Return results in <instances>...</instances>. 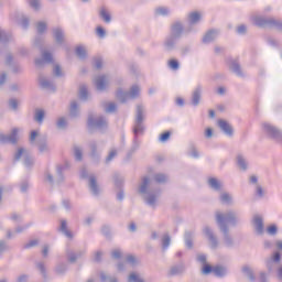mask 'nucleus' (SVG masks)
I'll list each match as a JSON object with an SVG mask.
<instances>
[{
    "label": "nucleus",
    "mask_w": 282,
    "mask_h": 282,
    "mask_svg": "<svg viewBox=\"0 0 282 282\" xmlns=\"http://www.w3.org/2000/svg\"><path fill=\"white\" fill-rule=\"evenodd\" d=\"M182 34H184V24L182 22L176 21L171 25L170 34L165 37L163 47L165 52H173L177 42L182 39Z\"/></svg>",
    "instance_id": "obj_1"
},
{
    "label": "nucleus",
    "mask_w": 282,
    "mask_h": 282,
    "mask_svg": "<svg viewBox=\"0 0 282 282\" xmlns=\"http://www.w3.org/2000/svg\"><path fill=\"white\" fill-rule=\"evenodd\" d=\"M150 180L148 176H144L143 180H142V183L139 187V193L141 195H148L144 197V202L148 206H151V208H155V204L158 202V195L160 194V191L156 189V191H150L148 192V188H149V184H150Z\"/></svg>",
    "instance_id": "obj_2"
},
{
    "label": "nucleus",
    "mask_w": 282,
    "mask_h": 282,
    "mask_svg": "<svg viewBox=\"0 0 282 282\" xmlns=\"http://www.w3.org/2000/svg\"><path fill=\"white\" fill-rule=\"evenodd\" d=\"M218 228L223 234V243L225 248H235V238L230 235V228L228 227V224L224 223L221 216H218Z\"/></svg>",
    "instance_id": "obj_3"
},
{
    "label": "nucleus",
    "mask_w": 282,
    "mask_h": 282,
    "mask_svg": "<svg viewBox=\"0 0 282 282\" xmlns=\"http://www.w3.org/2000/svg\"><path fill=\"white\" fill-rule=\"evenodd\" d=\"M262 132L267 138H270V140H274L279 144H282V130L276 128V126L270 123V122H262Z\"/></svg>",
    "instance_id": "obj_4"
},
{
    "label": "nucleus",
    "mask_w": 282,
    "mask_h": 282,
    "mask_svg": "<svg viewBox=\"0 0 282 282\" xmlns=\"http://www.w3.org/2000/svg\"><path fill=\"white\" fill-rule=\"evenodd\" d=\"M254 25L258 28H271L282 32V21L276 20L274 18H263V17H256L254 18Z\"/></svg>",
    "instance_id": "obj_5"
},
{
    "label": "nucleus",
    "mask_w": 282,
    "mask_h": 282,
    "mask_svg": "<svg viewBox=\"0 0 282 282\" xmlns=\"http://www.w3.org/2000/svg\"><path fill=\"white\" fill-rule=\"evenodd\" d=\"M87 127L90 133H93L96 130L105 131V129H107L108 127L107 118H105L104 116L94 118V116L90 115L88 116Z\"/></svg>",
    "instance_id": "obj_6"
},
{
    "label": "nucleus",
    "mask_w": 282,
    "mask_h": 282,
    "mask_svg": "<svg viewBox=\"0 0 282 282\" xmlns=\"http://www.w3.org/2000/svg\"><path fill=\"white\" fill-rule=\"evenodd\" d=\"M219 216L223 219L224 224H229V226H239L241 224V218L239 214L235 210H228L226 214L216 213V224L219 226Z\"/></svg>",
    "instance_id": "obj_7"
},
{
    "label": "nucleus",
    "mask_w": 282,
    "mask_h": 282,
    "mask_svg": "<svg viewBox=\"0 0 282 282\" xmlns=\"http://www.w3.org/2000/svg\"><path fill=\"white\" fill-rule=\"evenodd\" d=\"M144 106L138 105L134 120L133 133L134 138H138L139 133H144Z\"/></svg>",
    "instance_id": "obj_8"
},
{
    "label": "nucleus",
    "mask_w": 282,
    "mask_h": 282,
    "mask_svg": "<svg viewBox=\"0 0 282 282\" xmlns=\"http://www.w3.org/2000/svg\"><path fill=\"white\" fill-rule=\"evenodd\" d=\"M21 158H23V165L25 166V169H28L29 171L32 170V167L34 166V158L30 155V153H28V151H25V149L23 148L18 149L13 160L14 162H19Z\"/></svg>",
    "instance_id": "obj_9"
},
{
    "label": "nucleus",
    "mask_w": 282,
    "mask_h": 282,
    "mask_svg": "<svg viewBox=\"0 0 282 282\" xmlns=\"http://www.w3.org/2000/svg\"><path fill=\"white\" fill-rule=\"evenodd\" d=\"M64 170L65 167L63 165H57L55 181L54 176L50 172H46V180L50 182L51 186H54V182L55 184H63V182H65V176L63 175Z\"/></svg>",
    "instance_id": "obj_10"
},
{
    "label": "nucleus",
    "mask_w": 282,
    "mask_h": 282,
    "mask_svg": "<svg viewBox=\"0 0 282 282\" xmlns=\"http://www.w3.org/2000/svg\"><path fill=\"white\" fill-rule=\"evenodd\" d=\"M203 234L207 237L209 241V248H212V250H217V248H219V239H217V236L215 235L213 229L209 226H205L203 228Z\"/></svg>",
    "instance_id": "obj_11"
},
{
    "label": "nucleus",
    "mask_w": 282,
    "mask_h": 282,
    "mask_svg": "<svg viewBox=\"0 0 282 282\" xmlns=\"http://www.w3.org/2000/svg\"><path fill=\"white\" fill-rule=\"evenodd\" d=\"M268 272L274 270V263H281V252L274 251L273 254L264 260Z\"/></svg>",
    "instance_id": "obj_12"
},
{
    "label": "nucleus",
    "mask_w": 282,
    "mask_h": 282,
    "mask_svg": "<svg viewBox=\"0 0 282 282\" xmlns=\"http://www.w3.org/2000/svg\"><path fill=\"white\" fill-rule=\"evenodd\" d=\"M19 134V129H12L10 134H0L1 144H17V135Z\"/></svg>",
    "instance_id": "obj_13"
},
{
    "label": "nucleus",
    "mask_w": 282,
    "mask_h": 282,
    "mask_svg": "<svg viewBox=\"0 0 282 282\" xmlns=\"http://www.w3.org/2000/svg\"><path fill=\"white\" fill-rule=\"evenodd\" d=\"M218 127L227 138H232V135H235V129L228 123V121L219 119Z\"/></svg>",
    "instance_id": "obj_14"
},
{
    "label": "nucleus",
    "mask_w": 282,
    "mask_h": 282,
    "mask_svg": "<svg viewBox=\"0 0 282 282\" xmlns=\"http://www.w3.org/2000/svg\"><path fill=\"white\" fill-rule=\"evenodd\" d=\"M88 188L95 197H98L100 195V186H98V181L96 180V175L94 174L89 175Z\"/></svg>",
    "instance_id": "obj_15"
},
{
    "label": "nucleus",
    "mask_w": 282,
    "mask_h": 282,
    "mask_svg": "<svg viewBox=\"0 0 282 282\" xmlns=\"http://www.w3.org/2000/svg\"><path fill=\"white\" fill-rule=\"evenodd\" d=\"M45 63H48V64L54 63V57L52 56V53L47 51L42 52V58L35 59L36 67H43Z\"/></svg>",
    "instance_id": "obj_16"
},
{
    "label": "nucleus",
    "mask_w": 282,
    "mask_h": 282,
    "mask_svg": "<svg viewBox=\"0 0 282 282\" xmlns=\"http://www.w3.org/2000/svg\"><path fill=\"white\" fill-rule=\"evenodd\" d=\"M253 228L256 230V235H263V232H265V227L263 226V218L261 216H254L253 220Z\"/></svg>",
    "instance_id": "obj_17"
},
{
    "label": "nucleus",
    "mask_w": 282,
    "mask_h": 282,
    "mask_svg": "<svg viewBox=\"0 0 282 282\" xmlns=\"http://www.w3.org/2000/svg\"><path fill=\"white\" fill-rule=\"evenodd\" d=\"M229 69L232 74H236L238 78H245L243 70L241 69V64L237 59H231L229 63Z\"/></svg>",
    "instance_id": "obj_18"
},
{
    "label": "nucleus",
    "mask_w": 282,
    "mask_h": 282,
    "mask_svg": "<svg viewBox=\"0 0 282 282\" xmlns=\"http://www.w3.org/2000/svg\"><path fill=\"white\" fill-rule=\"evenodd\" d=\"M39 85L41 89H47L48 91H56V86H54V82L46 79L45 76L40 75Z\"/></svg>",
    "instance_id": "obj_19"
},
{
    "label": "nucleus",
    "mask_w": 282,
    "mask_h": 282,
    "mask_svg": "<svg viewBox=\"0 0 282 282\" xmlns=\"http://www.w3.org/2000/svg\"><path fill=\"white\" fill-rule=\"evenodd\" d=\"M217 36H219V31L216 29H212V30L207 31L205 33V35L203 36V43L205 45H208V43H213V41H215L217 39Z\"/></svg>",
    "instance_id": "obj_20"
},
{
    "label": "nucleus",
    "mask_w": 282,
    "mask_h": 282,
    "mask_svg": "<svg viewBox=\"0 0 282 282\" xmlns=\"http://www.w3.org/2000/svg\"><path fill=\"white\" fill-rule=\"evenodd\" d=\"M184 272H186V264L184 262H180L178 264L171 267L170 276H177L180 274H184Z\"/></svg>",
    "instance_id": "obj_21"
},
{
    "label": "nucleus",
    "mask_w": 282,
    "mask_h": 282,
    "mask_svg": "<svg viewBox=\"0 0 282 282\" xmlns=\"http://www.w3.org/2000/svg\"><path fill=\"white\" fill-rule=\"evenodd\" d=\"M95 87L98 91L107 89V75H100L95 78Z\"/></svg>",
    "instance_id": "obj_22"
},
{
    "label": "nucleus",
    "mask_w": 282,
    "mask_h": 282,
    "mask_svg": "<svg viewBox=\"0 0 282 282\" xmlns=\"http://www.w3.org/2000/svg\"><path fill=\"white\" fill-rule=\"evenodd\" d=\"M202 100V86H197L192 93V105L193 107H198Z\"/></svg>",
    "instance_id": "obj_23"
},
{
    "label": "nucleus",
    "mask_w": 282,
    "mask_h": 282,
    "mask_svg": "<svg viewBox=\"0 0 282 282\" xmlns=\"http://www.w3.org/2000/svg\"><path fill=\"white\" fill-rule=\"evenodd\" d=\"M242 274L248 279L250 282H257V275H254V270L249 265H245L241 269Z\"/></svg>",
    "instance_id": "obj_24"
},
{
    "label": "nucleus",
    "mask_w": 282,
    "mask_h": 282,
    "mask_svg": "<svg viewBox=\"0 0 282 282\" xmlns=\"http://www.w3.org/2000/svg\"><path fill=\"white\" fill-rule=\"evenodd\" d=\"M195 238L194 230H186L184 234L185 246L188 250H193V239Z\"/></svg>",
    "instance_id": "obj_25"
},
{
    "label": "nucleus",
    "mask_w": 282,
    "mask_h": 282,
    "mask_svg": "<svg viewBox=\"0 0 282 282\" xmlns=\"http://www.w3.org/2000/svg\"><path fill=\"white\" fill-rule=\"evenodd\" d=\"M98 14H99V19H101V21H104V23H107V24L111 23V13H109L107 8L101 7L99 9Z\"/></svg>",
    "instance_id": "obj_26"
},
{
    "label": "nucleus",
    "mask_w": 282,
    "mask_h": 282,
    "mask_svg": "<svg viewBox=\"0 0 282 282\" xmlns=\"http://www.w3.org/2000/svg\"><path fill=\"white\" fill-rule=\"evenodd\" d=\"M236 164L240 171H248V161L243 154H238L236 156Z\"/></svg>",
    "instance_id": "obj_27"
},
{
    "label": "nucleus",
    "mask_w": 282,
    "mask_h": 282,
    "mask_svg": "<svg viewBox=\"0 0 282 282\" xmlns=\"http://www.w3.org/2000/svg\"><path fill=\"white\" fill-rule=\"evenodd\" d=\"M208 186H209V188H212V191H215L216 193L221 192V188H223V185L219 182V180H217L215 177L208 178Z\"/></svg>",
    "instance_id": "obj_28"
},
{
    "label": "nucleus",
    "mask_w": 282,
    "mask_h": 282,
    "mask_svg": "<svg viewBox=\"0 0 282 282\" xmlns=\"http://www.w3.org/2000/svg\"><path fill=\"white\" fill-rule=\"evenodd\" d=\"M214 274L218 279H224V276H227V274H228V268H226L224 265H215L214 267Z\"/></svg>",
    "instance_id": "obj_29"
},
{
    "label": "nucleus",
    "mask_w": 282,
    "mask_h": 282,
    "mask_svg": "<svg viewBox=\"0 0 282 282\" xmlns=\"http://www.w3.org/2000/svg\"><path fill=\"white\" fill-rule=\"evenodd\" d=\"M68 268L69 267L67 265V263L61 262L55 267V274H57V276H65V274H67Z\"/></svg>",
    "instance_id": "obj_30"
},
{
    "label": "nucleus",
    "mask_w": 282,
    "mask_h": 282,
    "mask_svg": "<svg viewBox=\"0 0 282 282\" xmlns=\"http://www.w3.org/2000/svg\"><path fill=\"white\" fill-rule=\"evenodd\" d=\"M100 232L108 241L113 239V234L111 232V225H102L100 228Z\"/></svg>",
    "instance_id": "obj_31"
},
{
    "label": "nucleus",
    "mask_w": 282,
    "mask_h": 282,
    "mask_svg": "<svg viewBox=\"0 0 282 282\" xmlns=\"http://www.w3.org/2000/svg\"><path fill=\"white\" fill-rule=\"evenodd\" d=\"M37 147H39V151L40 153H45L47 151H50V148L47 147V137H41L37 140Z\"/></svg>",
    "instance_id": "obj_32"
},
{
    "label": "nucleus",
    "mask_w": 282,
    "mask_h": 282,
    "mask_svg": "<svg viewBox=\"0 0 282 282\" xmlns=\"http://www.w3.org/2000/svg\"><path fill=\"white\" fill-rule=\"evenodd\" d=\"M202 21V14L197 11H194L188 14V23L189 25H197Z\"/></svg>",
    "instance_id": "obj_33"
},
{
    "label": "nucleus",
    "mask_w": 282,
    "mask_h": 282,
    "mask_svg": "<svg viewBox=\"0 0 282 282\" xmlns=\"http://www.w3.org/2000/svg\"><path fill=\"white\" fill-rule=\"evenodd\" d=\"M53 34H54V39H55L56 43L58 45H62V43L65 39V34L63 33V29H61V28L53 29Z\"/></svg>",
    "instance_id": "obj_34"
},
{
    "label": "nucleus",
    "mask_w": 282,
    "mask_h": 282,
    "mask_svg": "<svg viewBox=\"0 0 282 282\" xmlns=\"http://www.w3.org/2000/svg\"><path fill=\"white\" fill-rule=\"evenodd\" d=\"M116 98H118L120 102L124 104L131 97L129 95V91H124L122 90V88H119L116 93Z\"/></svg>",
    "instance_id": "obj_35"
},
{
    "label": "nucleus",
    "mask_w": 282,
    "mask_h": 282,
    "mask_svg": "<svg viewBox=\"0 0 282 282\" xmlns=\"http://www.w3.org/2000/svg\"><path fill=\"white\" fill-rule=\"evenodd\" d=\"M89 149H90V158L93 160H99L100 156L98 155V143H96V141H90Z\"/></svg>",
    "instance_id": "obj_36"
},
{
    "label": "nucleus",
    "mask_w": 282,
    "mask_h": 282,
    "mask_svg": "<svg viewBox=\"0 0 282 282\" xmlns=\"http://www.w3.org/2000/svg\"><path fill=\"white\" fill-rule=\"evenodd\" d=\"M59 231L68 239H74V234L67 229V220H61Z\"/></svg>",
    "instance_id": "obj_37"
},
{
    "label": "nucleus",
    "mask_w": 282,
    "mask_h": 282,
    "mask_svg": "<svg viewBox=\"0 0 282 282\" xmlns=\"http://www.w3.org/2000/svg\"><path fill=\"white\" fill-rule=\"evenodd\" d=\"M34 120L39 124H43V121L45 120V110L35 109Z\"/></svg>",
    "instance_id": "obj_38"
},
{
    "label": "nucleus",
    "mask_w": 282,
    "mask_h": 282,
    "mask_svg": "<svg viewBox=\"0 0 282 282\" xmlns=\"http://www.w3.org/2000/svg\"><path fill=\"white\" fill-rule=\"evenodd\" d=\"M161 243L163 252H166V250H169V247L171 246V236L169 234H164L161 239Z\"/></svg>",
    "instance_id": "obj_39"
},
{
    "label": "nucleus",
    "mask_w": 282,
    "mask_h": 282,
    "mask_svg": "<svg viewBox=\"0 0 282 282\" xmlns=\"http://www.w3.org/2000/svg\"><path fill=\"white\" fill-rule=\"evenodd\" d=\"M79 98L84 102H87V100H89V91L87 90V86L86 85H82L79 87Z\"/></svg>",
    "instance_id": "obj_40"
},
{
    "label": "nucleus",
    "mask_w": 282,
    "mask_h": 282,
    "mask_svg": "<svg viewBox=\"0 0 282 282\" xmlns=\"http://www.w3.org/2000/svg\"><path fill=\"white\" fill-rule=\"evenodd\" d=\"M128 94H129L131 100H135V98L140 97V86H138V85L131 86L130 91H128Z\"/></svg>",
    "instance_id": "obj_41"
},
{
    "label": "nucleus",
    "mask_w": 282,
    "mask_h": 282,
    "mask_svg": "<svg viewBox=\"0 0 282 282\" xmlns=\"http://www.w3.org/2000/svg\"><path fill=\"white\" fill-rule=\"evenodd\" d=\"M18 23L21 25L22 30H28V28H30V18L22 14L21 18L18 20Z\"/></svg>",
    "instance_id": "obj_42"
},
{
    "label": "nucleus",
    "mask_w": 282,
    "mask_h": 282,
    "mask_svg": "<svg viewBox=\"0 0 282 282\" xmlns=\"http://www.w3.org/2000/svg\"><path fill=\"white\" fill-rule=\"evenodd\" d=\"M113 182H115L116 188L121 189L122 186H124V177H122L120 174L113 175Z\"/></svg>",
    "instance_id": "obj_43"
},
{
    "label": "nucleus",
    "mask_w": 282,
    "mask_h": 282,
    "mask_svg": "<svg viewBox=\"0 0 282 282\" xmlns=\"http://www.w3.org/2000/svg\"><path fill=\"white\" fill-rule=\"evenodd\" d=\"M78 102L72 101L70 108H69V116L70 118H78Z\"/></svg>",
    "instance_id": "obj_44"
},
{
    "label": "nucleus",
    "mask_w": 282,
    "mask_h": 282,
    "mask_svg": "<svg viewBox=\"0 0 282 282\" xmlns=\"http://www.w3.org/2000/svg\"><path fill=\"white\" fill-rule=\"evenodd\" d=\"M170 12L169 7H159L155 9L156 17H169Z\"/></svg>",
    "instance_id": "obj_45"
},
{
    "label": "nucleus",
    "mask_w": 282,
    "mask_h": 282,
    "mask_svg": "<svg viewBox=\"0 0 282 282\" xmlns=\"http://www.w3.org/2000/svg\"><path fill=\"white\" fill-rule=\"evenodd\" d=\"M73 151H74L75 160L77 162H83V148L78 145H74Z\"/></svg>",
    "instance_id": "obj_46"
},
{
    "label": "nucleus",
    "mask_w": 282,
    "mask_h": 282,
    "mask_svg": "<svg viewBox=\"0 0 282 282\" xmlns=\"http://www.w3.org/2000/svg\"><path fill=\"white\" fill-rule=\"evenodd\" d=\"M56 128L59 129V131H65V129H67V119L65 117L58 118Z\"/></svg>",
    "instance_id": "obj_47"
},
{
    "label": "nucleus",
    "mask_w": 282,
    "mask_h": 282,
    "mask_svg": "<svg viewBox=\"0 0 282 282\" xmlns=\"http://www.w3.org/2000/svg\"><path fill=\"white\" fill-rule=\"evenodd\" d=\"M76 56L80 58L82 61H85L87 58V51L83 46H77L75 51Z\"/></svg>",
    "instance_id": "obj_48"
},
{
    "label": "nucleus",
    "mask_w": 282,
    "mask_h": 282,
    "mask_svg": "<svg viewBox=\"0 0 282 282\" xmlns=\"http://www.w3.org/2000/svg\"><path fill=\"white\" fill-rule=\"evenodd\" d=\"M223 204H232V196L228 193H221L219 197Z\"/></svg>",
    "instance_id": "obj_49"
},
{
    "label": "nucleus",
    "mask_w": 282,
    "mask_h": 282,
    "mask_svg": "<svg viewBox=\"0 0 282 282\" xmlns=\"http://www.w3.org/2000/svg\"><path fill=\"white\" fill-rule=\"evenodd\" d=\"M167 180L169 177L165 174H154V181L156 182V184H166Z\"/></svg>",
    "instance_id": "obj_50"
},
{
    "label": "nucleus",
    "mask_w": 282,
    "mask_h": 282,
    "mask_svg": "<svg viewBox=\"0 0 282 282\" xmlns=\"http://www.w3.org/2000/svg\"><path fill=\"white\" fill-rule=\"evenodd\" d=\"M37 270H40V273L42 274L44 280H47V269H45V263L37 262L36 263Z\"/></svg>",
    "instance_id": "obj_51"
},
{
    "label": "nucleus",
    "mask_w": 282,
    "mask_h": 282,
    "mask_svg": "<svg viewBox=\"0 0 282 282\" xmlns=\"http://www.w3.org/2000/svg\"><path fill=\"white\" fill-rule=\"evenodd\" d=\"M26 3L35 11L41 10V0H26Z\"/></svg>",
    "instance_id": "obj_52"
},
{
    "label": "nucleus",
    "mask_w": 282,
    "mask_h": 282,
    "mask_svg": "<svg viewBox=\"0 0 282 282\" xmlns=\"http://www.w3.org/2000/svg\"><path fill=\"white\" fill-rule=\"evenodd\" d=\"M215 271V267L210 264H203L202 268V274H205V276H208V274L213 273Z\"/></svg>",
    "instance_id": "obj_53"
},
{
    "label": "nucleus",
    "mask_w": 282,
    "mask_h": 282,
    "mask_svg": "<svg viewBox=\"0 0 282 282\" xmlns=\"http://www.w3.org/2000/svg\"><path fill=\"white\" fill-rule=\"evenodd\" d=\"M36 30L37 34H44V32L47 30V23H45L44 21L37 22Z\"/></svg>",
    "instance_id": "obj_54"
},
{
    "label": "nucleus",
    "mask_w": 282,
    "mask_h": 282,
    "mask_svg": "<svg viewBox=\"0 0 282 282\" xmlns=\"http://www.w3.org/2000/svg\"><path fill=\"white\" fill-rule=\"evenodd\" d=\"M118 109V106L116 105V102H109L106 107H105V112L106 113H116V110Z\"/></svg>",
    "instance_id": "obj_55"
},
{
    "label": "nucleus",
    "mask_w": 282,
    "mask_h": 282,
    "mask_svg": "<svg viewBox=\"0 0 282 282\" xmlns=\"http://www.w3.org/2000/svg\"><path fill=\"white\" fill-rule=\"evenodd\" d=\"M170 69H173V72H177L180 69V61L177 59H170L167 63Z\"/></svg>",
    "instance_id": "obj_56"
},
{
    "label": "nucleus",
    "mask_w": 282,
    "mask_h": 282,
    "mask_svg": "<svg viewBox=\"0 0 282 282\" xmlns=\"http://www.w3.org/2000/svg\"><path fill=\"white\" fill-rule=\"evenodd\" d=\"M68 263H76L78 261V257L76 256V252L67 251L66 253Z\"/></svg>",
    "instance_id": "obj_57"
},
{
    "label": "nucleus",
    "mask_w": 282,
    "mask_h": 282,
    "mask_svg": "<svg viewBox=\"0 0 282 282\" xmlns=\"http://www.w3.org/2000/svg\"><path fill=\"white\" fill-rule=\"evenodd\" d=\"M236 32L240 36H245V34H248V26H246V24H240L239 26H237Z\"/></svg>",
    "instance_id": "obj_58"
},
{
    "label": "nucleus",
    "mask_w": 282,
    "mask_h": 282,
    "mask_svg": "<svg viewBox=\"0 0 282 282\" xmlns=\"http://www.w3.org/2000/svg\"><path fill=\"white\" fill-rule=\"evenodd\" d=\"M96 35L98 36V39H105L107 36V31L102 26H97Z\"/></svg>",
    "instance_id": "obj_59"
},
{
    "label": "nucleus",
    "mask_w": 282,
    "mask_h": 282,
    "mask_svg": "<svg viewBox=\"0 0 282 282\" xmlns=\"http://www.w3.org/2000/svg\"><path fill=\"white\" fill-rule=\"evenodd\" d=\"M7 250H10V246L6 240H0V257H3V252H7Z\"/></svg>",
    "instance_id": "obj_60"
},
{
    "label": "nucleus",
    "mask_w": 282,
    "mask_h": 282,
    "mask_svg": "<svg viewBox=\"0 0 282 282\" xmlns=\"http://www.w3.org/2000/svg\"><path fill=\"white\" fill-rule=\"evenodd\" d=\"M188 155H191V158H195L196 160L197 158H199V152L197 151V148H195L194 144L189 147Z\"/></svg>",
    "instance_id": "obj_61"
},
{
    "label": "nucleus",
    "mask_w": 282,
    "mask_h": 282,
    "mask_svg": "<svg viewBox=\"0 0 282 282\" xmlns=\"http://www.w3.org/2000/svg\"><path fill=\"white\" fill-rule=\"evenodd\" d=\"M128 282H144L143 279H141L138 274L135 273H130L128 276Z\"/></svg>",
    "instance_id": "obj_62"
},
{
    "label": "nucleus",
    "mask_w": 282,
    "mask_h": 282,
    "mask_svg": "<svg viewBox=\"0 0 282 282\" xmlns=\"http://www.w3.org/2000/svg\"><path fill=\"white\" fill-rule=\"evenodd\" d=\"M100 281H102V282H107V281L118 282V279L106 275L105 272H100Z\"/></svg>",
    "instance_id": "obj_63"
},
{
    "label": "nucleus",
    "mask_w": 282,
    "mask_h": 282,
    "mask_svg": "<svg viewBox=\"0 0 282 282\" xmlns=\"http://www.w3.org/2000/svg\"><path fill=\"white\" fill-rule=\"evenodd\" d=\"M35 246H39V240L37 239L31 240L28 243H25L23 246V249L24 250H30V248H35Z\"/></svg>",
    "instance_id": "obj_64"
}]
</instances>
